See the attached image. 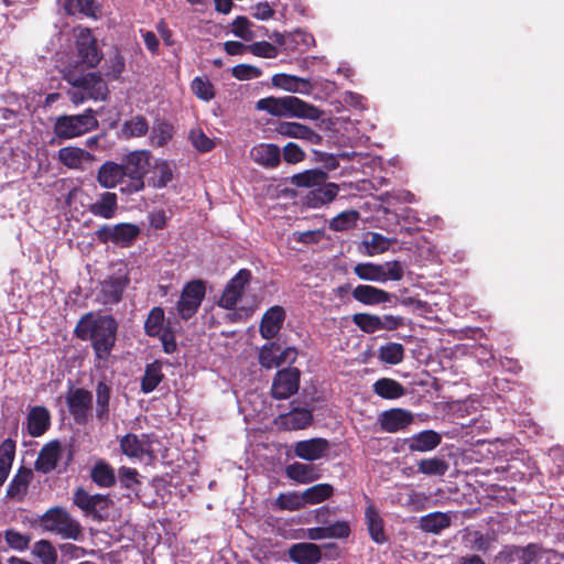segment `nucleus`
I'll use <instances>...</instances> for the list:
<instances>
[{"label":"nucleus","mask_w":564,"mask_h":564,"mask_svg":"<svg viewBox=\"0 0 564 564\" xmlns=\"http://www.w3.org/2000/svg\"><path fill=\"white\" fill-rule=\"evenodd\" d=\"M58 161L70 170H84V163H91L96 161V156L77 147H64L58 150Z\"/></svg>","instance_id":"obj_25"},{"label":"nucleus","mask_w":564,"mask_h":564,"mask_svg":"<svg viewBox=\"0 0 564 564\" xmlns=\"http://www.w3.org/2000/svg\"><path fill=\"white\" fill-rule=\"evenodd\" d=\"M138 477L139 473L134 468L122 466L118 469L119 482L127 489L133 490L135 486L140 485Z\"/></svg>","instance_id":"obj_64"},{"label":"nucleus","mask_w":564,"mask_h":564,"mask_svg":"<svg viewBox=\"0 0 564 564\" xmlns=\"http://www.w3.org/2000/svg\"><path fill=\"white\" fill-rule=\"evenodd\" d=\"M358 219L359 213L357 210H345L330 220L329 228L335 231H345L355 227Z\"/></svg>","instance_id":"obj_50"},{"label":"nucleus","mask_w":564,"mask_h":564,"mask_svg":"<svg viewBox=\"0 0 564 564\" xmlns=\"http://www.w3.org/2000/svg\"><path fill=\"white\" fill-rule=\"evenodd\" d=\"M65 80L74 88L84 90L87 98L93 100H106L109 95L108 85L99 73L78 75L69 72L65 75Z\"/></svg>","instance_id":"obj_8"},{"label":"nucleus","mask_w":564,"mask_h":564,"mask_svg":"<svg viewBox=\"0 0 564 564\" xmlns=\"http://www.w3.org/2000/svg\"><path fill=\"white\" fill-rule=\"evenodd\" d=\"M301 371L294 367L279 370L272 381L271 395L275 400H284L295 394L300 388Z\"/></svg>","instance_id":"obj_13"},{"label":"nucleus","mask_w":564,"mask_h":564,"mask_svg":"<svg viewBox=\"0 0 564 564\" xmlns=\"http://www.w3.org/2000/svg\"><path fill=\"white\" fill-rule=\"evenodd\" d=\"M62 444L59 441L54 440L45 444L34 463V468L36 471L42 474H50L52 473L56 467L59 458L62 457Z\"/></svg>","instance_id":"obj_22"},{"label":"nucleus","mask_w":564,"mask_h":564,"mask_svg":"<svg viewBox=\"0 0 564 564\" xmlns=\"http://www.w3.org/2000/svg\"><path fill=\"white\" fill-rule=\"evenodd\" d=\"M286 317L285 310L280 305L268 308L260 322L259 332L262 338L272 339L281 330Z\"/></svg>","instance_id":"obj_21"},{"label":"nucleus","mask_w":564,"mask_h":564,"mask_svg":"<svg viewBox=\"0 0 564 564\" xmlns=\"http://www.w3.org/2000/svg\"><path fill=\"white\" fill-rule=\"evenodd\" d=\"M163 378L164 375L162 372V365L160 361L155 360L152 364L147 365L141 379V391L143 393L154 391L162 382Z\"/></svg>","instance_id":"obj_42"},{"label":"nucleus","mask_w":564,"mask_h":564,"mask_svg":"<svg viewBox=\"0 0 564 564\" xmlns=\"http://www.w3.org/2000/svg\"><path fill=\"white\" fill-rule=\"evenodd\" d=\"M110 397L111 388L105 381H99L96 386V417L101 423L109 420Z\"/></svg>","instance_id":"obj_41"},{"label":"nucleus","mask_w":564,"mask_h":564,"mask_svg":"<svg viewBox=\"0 0 564 564\" xmlns=\"http://www.w3.org/2000/svg\"><path fill=\"white\" fill-rule=\"evenodd\" d=\"M144 333L149 337H159L165 354L171 355L177 350L175 332L170 323L165 324V313L162 307L155 306L149 312L144 322Z\"/></svg>","instance_id":"obj_6"},{"label":"nucleus","mask_w":564,"mask_h":564,"mask_svg":"<svg viewBox=\"0 0 564 564\" xmlns=\"http://www.w3.org/2000/svg\"><path fill=\"white\" fill-rule=\"evenodd\" d=\"M152 443L150 434L128 433L120 438V449L129 458L142 459L144 456H153Z\"/></svg>","instance_id":"obj_15"},{"label":"nucleus","mask_w":564,"mask_h":564,"mask_svg":"<svg viewBox=\"0 0 564 564\" xmlns=\"http://www.w3.org/2000/svg\"><path fill=\"white\" fill-rule=\"evenodd\" d=\"M365 520L371 540L377 544L386 543L388 539L384 532L383 520L372 503L366 508Z\"/></svg>","instance_id":"obj_33"},{"label":"nucleus","mask_w":564,"mask_h":564,"mask_svg":"<svg viewBox=\"0 0 564 564\" xmlns=\"http://www.w3.org/2000/svg\"><path fill=\"white\" fill-rule=\"evenodd\" d=\"M33 476L32 469L21 466L7 488V497L9 499L22 501L28 494Z\"/></svg>","instance_id":"obj_28"},{"label":"nucleus","mask_w":564,"mask_h":564,"mask_svg":"<svg viewBox=\"0 0 564 564\" xmlns=\"http://www.w3.org/2000/svg\"><path fill=\"white\" fill-rule=\"evenodd\" d=\"M4 539L9 547L15 551H25L31 542L30 535L22 534L14 529H8L4 532Z\"/></svg>","instance_id":"obj_57"},{"label":"nucleus","mask_w":564,"mask_h":564,"mask_svg":"<svg viewBox=\"0 0 564 564\" xmlns=\"http://www.w3.org/2000/svg\"><path fill=\"white\" fill-rule=\"evenodd\" d=\"M275 132L284 138H294L310 142L311 144H321L323 137L310 127L291 121L279 122Z\"/></svg>","instance_id":"obj_20"},{"label":"nucleus","mask_w":564,"mask_h":564,"mask_svg":"<svg viewBox=\"0 0 564 564\" xmlns=\"http://www.w3.org/2000/svg\"><path fill=\"white\" fill-rule=\"evenodd\" d=\"M280 345L275 341L264 344L259 352V362L263 368L271 369L279 367L278 352Z\"/></svg>","instance_id":"obj_53"},{"label":"nucleus","mask_w":564,"mask_h":564,"mask_svg":"<svg viewBox=\"0 0 564 564\" xmlns=\"http://www.w3.org/2000/svg\"><path fill=\"white\" fill-rule=\"evenodd\" d=\"M174 128L167 121H160L152 128L151 142L155 147H164L173 137Z\"/></svg>","instance_id":"obj_54"},{"label":"nucleus","mask_w":564,"mask_h":564,"mask_svg":"<svg viewBox=\"0 0 564 564\" xmlns=\"http://www.w3.org/2000/svg\"><path fill=\"white\" fill-rule=\"evenodd\" d=\"M539 552L540 546L535 543H530L527 546H507L501 552V555L506 554L511 560L522 561V564H531L536 558Z\"/></svg>","instance_id":"obj_44"},{"label":"nucleus","mask_w":564,"mask_h":564,"mask_svg":"<svg viewBox=\"0 0 564 564\" xmlns=\"http://www.w3.org/2000/svg\"><path fill=\"white\" fill-rule=\"evenodd\" d=\"M256 109L267 111L275 117H291L310 120H318L323 115V111L318 107L295 96H269L261 98L257 101Z\"/></svg>","instance_id":"obj_2"},{"label":"nucleus","mask_w":564,"mask_h":564,"mask_svg":"<svg viewBox=\"0 0 564 564\" xmlns=\"http://www.w3.org/2000/svg\"><path fill=\"white\" fill-rule=\"evenodd\" d=\"M206 294V285L203 280H193L187 282L182 292L180 300L176 303V311L178 316L187 321L193 317Z\"/></svg>","instance_id":"obj_7"},{"label":"nucleus","mask_w":564,"mask_h":564,"mask_svg":"<svg viewBox=\"0 0 564 564\" xmlns=\"http://www.w3.org/2000/svg\"><path fill=\"white\" fill-rule=\"evenodd\" d=\"M275 506L280 510L297 511L305 507L302 494L288 492L280 494L275 500Z\"/></svg>","instance_id":"obj_55"},{"label":"nucleus","mask_w":564,"mask_h":564,"mask_svg":"<svg viewBox=\"0 0 564 564\" xmlns=\"http://www.w3.org/2000/svg\"><path fill=\"white\" fill-rule=\"evenodd\" d=\"M140 228L130 223H120L115 226L104 225L95 231L97 240L101 243L109 241L120 247H129L139 236Z\"/></svg>","instance_id":"obj_11"},{"label":"nucleus","mask_w":564,"mask_h":564,"mask_svg":"<svg viewBox=\"0 0 564 564\" xmlns=\"http://www.w3.org/2000/svg\"><path fill=\"white\" fill-rule=\"evenodd\" d=\"M231 75L238 80H250L262 75V70L250 64H238L231 68Z\"/></svg>","instance_id":"obj_61"},{"label":"nucleus","mask_w":564,"mask_h":564,"mask_svg":"<svg viewBox=\"0 0 564 564\" xmlns=\"http://www.w3.org/2000/svg\"><path fill=\"white\" fill-rule=\"evenodd\" d=\"M28 433L32 437H40L51 426L50 411L43 405H35L30 409L26 417Z\"/></svg>","instance_id":"obj_27"},{"label":"nucleus","mask_w":564,"mask_h":564,"mask_svg":"<svg viewBox=\"0 0 564 564\" xmlns=\"http://www.w3.org/2000/svg\"><path fill=\"white\" fill-rule=\"evenodd\" d=\"M275 41L280 45H284L285 50L294 51L297 48L295 45H299L300 43L305 47H308L311 43L314 42V37L305 31L296 30L288 36L278 34Z\"/></svg>","instance_id":"obj_45"},{"label":"nucleus","mask_w":564,"mask_h":564,"mask_svg":"<svg viewBox=\"0 0 564 564\" xmlns=\"http://www.w3.org/2000/svg\"><path fill=\"white\" fill-rule=\"evenodd\" d=\"M378 358L388 365H399L404 359V347L399 343H389L380 346L378 349Z\"/></svg>","instance_id":"obj_46"},{"label":"nucleus","mask_w":564,"mask_h":564,"mask_svg":"<svg viewBox=\"0 0 564 564\" xmlns=\"http://www.w3.org/2000/svg\"><path fill=\"white\" fill-rule=\"evenodd\" d=\"M334 494V487L330 484H317L302 492L304 505H317L329 499Z\"/></svg>","instance_id":"obj_43"},{"label":"nucleus","mask_w":564,"mask_h":564,"mask_svg":"<svg viewBox=\"0 0 564 564\" xmlns=\"http://www.w3.org/2000/svg\"><path fill=\"white\" fill-rule=\"evenodd\" d=\"M118 323L111 315L94 317L91 313L84 315L75 327V335L82 340H89L95 356L107 360L117 340Z\"/></svg>","instance_id":"obj_1"},{"label":"nucleus","mask_w":564,"mask_h":564,"mask_svg":"<svg viewBox=\"0 0 564 564\" xmlns=\"http://www.w3.org/2000/svg\"><path fill=\"white\" fill-rule=\"evenodd\" d=\"M40 525L44 531L56 533L64 539L78 540L82 533L80 523L63 507H53L40 517Z\"/></svg>","instance_id":"obj_4"},{"label":"nucleus","mask_w":564,"mask_h":564,"mask_svg":"<svg viewBox=\"0 0 564 564\" xmlns=\"http://www.w3.org/2000/svg\"><path fill=\"white\" fill-rule=\"evenodd\" d=\"M250 26L251 22L246 17L239 15L231 23V32L237 37L251 41L254 37V33L250 30Z\"/></svg>","instance_id":"obj_59"},{"label":"nucleus","mask_w":564,"mask_h":564,"mask_svg":"<svg viewBox=\"0 0 564 564\" xmlns=\"http://www.w3.org/2000/svg\"><path fill=\"white\" fill-rule=\"evenodd\" d=\"M32 553L40 558L42 564L57 563V552L48 540H40L35 542Z\"/></svg>","instance_id":"obj_51"},{"label":"nucleus","mask_w":564,"mask_h":564,"mask_svg":"<svg viewBox=\"0 0 564 564\" xmlns=\"http://www.w3.org/2000/svg\"><path fill=\"white\" fill-rule=\"evenodd\" d=\"M442 443V435L434 430H424L404 440L409 452L425 453L435 449Z\"/></svg>","instance_id":"obj_23"},{"label":"nucleus","mask_w":564,"mask_h":564,"mask_svg":"<svg viewBox=\"0 0 564 564\" xmlns=\"http://www.w3.org/2000/svg\"><path fill=\"white\" fill-rule=\"evenodd\" d=\"M323 547L330 551V557H337L339 554L336 543H326ZM288 555L296 564H317L323 558L322 546L311 542L292 544Z\"/></svg>","instance_id":"obj_12"},{"label":"nucleus","mask_w":564,"mask_h":564,"mask_svg":"<svg viewBox=\"0 0 564 564\" xmlns=\"http://www.w3.org/2000/svg\"><path fill=\"white\" fill-rule=\"evenodd\" d=\"M66 404L75 422L85 424L91 409L93 394L84 388L72 389L66 395Z\"/></svg>","instance_id":"obj_16"},{"label":"nucleus","mask_w":564,"mask_h":564,"mask_svg":"<svg viewBox=\"0 0 564 564\" xmlns=\"http://www.w3.org/2000/svg\"><path fill=\"white\" fill-rule=\"evenodd\" d=\"M251 280L252 272L249 269H240L225 285L217 305L225 310L236 308Z\"/></svg>","instance_id":"obj_10"},{"label":"nucleus","mask_w":564,"mask_h":564,"mask_svg":"<svg viewBox=\"0 0 564 564\" xmlns=\"http://www.w3.org/2000/svg\"><path fill=\"white\" fill-rule=\"evenodd\" d=\"M98 127V120L91 108L80 115L59 116L53 126V132L59 140H68L80 137Z\"/></svg>","instance_id":"obj_5"},{"label":"nucleus","mask_w":564,"mask_h":564,"mask_svg":"<svg viewBox=\"0 0 564 564\" xmlns=\"http://www.w3.org/2000/svg\"><path fill=\"white\" fill-rule=\"evenodd\" d=\"M73 503L86 516L101 521L107 517L111 500L107 495H89L83 487H78L73 494Z\"/></svg>","instance_id":"obj_9"},{"label":"nucleus","mask_w":564,"mask_h":564,"mask_svg":"<svg viewBox=\"0 0 564 564\" xmlns=\"http://www.w3.org/2000/svg\"><path fill=\"white\" fill-rule=\"evenodd\" d=\"M189 140L192 145L200 153L209 152L215 148V142L200 129L192 130L189 132Z\"/></svg>","instance_id":"obj_58"},{"label":"nucleus","mask_w":564,"mask_h":564,"mask_svg":"<svg viewBox=\"0 0 564 564\" xmlns=\"http://www.w3.org/2000/svg\"><path fill=\"white\" fill-rule=\"evenodd\" d=\"M191 88L193 94L204 101H209L215 97L214 85L207 78L195 77L192 80Z\"/></svg>","instance_id":"obj_56"},{"label":"nucleus","mask_w":564,"mask_h":564,"mask_svg":"<svg viewBox=\"0 0 564 564\" xmlns=\"http://www.w3.org/2000/svg\"><path fill=\"white\" fill-rule=\"evenodd\" d=\"M151 153L148 150H135L121 160L124 170L126 184L121 193L132 195L144 189V177L149 173Z\"/></svg>","instance_id":"obj_3"},{"label":"nucleus","mask_w":564,"mask_h":564,"mask_svg":"<svg viewBox=\"0 0 564 564\" xmlns=\"http://www.w3.org/2000/svg\"><path fill=\"white\" fill-rule=\"evenodd\" d=\"M383 271L382 282L400 281L404 275V268L400 261H389L381 264Z\"/></svg>","instance_id":"obj_63"},{"label":"nucleus","mask_w":564,"mask_h":564,"mask_svg":"<svg viewBox=\"0 0 564 564\" xmlns=\"http://www.w3.org/2000/svg\"><path fill=\"white\" fill-rule=\"evenodd\" d=\"M373 392L387 400L399 399L405 394V388L391 378H380L372 384Z\"/></svg>","instance_id":"obj_36"},{"label":"nucleus","mask_w":564,"mask_h":564,"mask_svg":"<svg viewBox=\"0 0 564 564\" xmlns=\"http://www.w3.org/2000/svg\"><path fill=\"white\" fill-rule=\"evenodd\" d=\"M149 123L143 116H134L122 126V134L127 138L143 137L148 133Z\"/></svg>","instance_id":"obj_48"},{"label":"nucleus","mask_w":564,"mask_h":564,"mask_svg":"<svg viewBox=\"0 0 564 564\" xmlns=\"http://www.w3.org/2000/svg\"><path fill=\"white\" fill-rule=\"evenodd\" d=\"M96 180L102 188H115L118 185L120 189L126 184L124 170L121 163L108 160L104 162L96 174Z\"/></svg>","instance_id":"obj_18"},{"label":"nucleus","mask_w":564,"mask_h":564,"mask_svg":"<svg viewBox=\"0 0 564 564\" xmlns=\"http://www.w3.org/2000/svg\"><path fill=\"white\" fill-rule=\"evenodd\" d=\"M339 187L335 183H327L318 185L317 187L310 189L305 196V203L310 208H319L326 204L333 202L338 195Z\"/></svg>","instance_id":"obj_29"},{"label":"nucleus","mask_w":564,"mask_h":564,"mask_svg":"<svg viewBox=\"0 0 564 564\" xmlns=\"http://www.w3.org/2000/svg\"><path fill=\"white\" fill-rule=\"evenodd\" d=\"M288 478L300 482L308 484L319 478V474L314 465L294 462L285 467Z\"/></svg>","instance_id":"obj_35"},{"label":"nucleus","mask_w":564,"mask_h":564,"mask_svg":"<svg viewBox=\"0 0 564 564\" xmlns=\"http://www.w3.org/2000/svg\"><path fill=\"white\" fill-rule=\"evenodd\" d=\"M352 323L364 333L373 334L379 330V315L370 313H356L351 316Z\"/></svg>","instance_id":"obj_52"},{"label":"nucleus","mask_w":564,"mask_h":564,"mask_svg":"<svg viewBox=\"0 0 564 564\" xmlns=\"http://www.w3.org/2000/svg\"><path fill=\"white\" fill-rule=\"evenodd\" d=\"M451 527V517L447 513L435 511L420 518V529L427 533L440 534Z\"/></svg>","instance_id":"obj_39"},{"label":"nucleus","mask_w":564,"mask_h":564,"mask_svg":"<svg viewBox=\"0 0 564 564\" xmlns=\"http://www.w3.org/2000/svg\"><path fill=\"white\" fill-rule=\"evenodd\" d=\"M328 180V174L319 169L306 170L302 173L294 174L291 183L296 187L315 188L323 185Z\"/></svg>","instance_id":"obj_37"},{"label":"nucleus","mask_w":564,"mask_h":564,"mask_svg":"<svg viewBox=\"0 0 564 564\" xmlns=\"http://www.w3.org/2000/svg\"><path fill=\"white\" fill-rule=\"evenodd\" d=\"M279 420L288 430H303L312 424L313 414L307 409L295 408L289 413L280 415Z\"/></svg>","instance_id":"obj_34"},{"label":"nucleus","mask_w":564,"mask_h":564,"mask_svg":"<svg viewBox=\"0 0 564 564\" xmlns=\"http://www.w3.org/2000/svg\"><path fill=\"white\" fill-rule=\"evenodd\" d=\"M329 449L326 438L316 437L295 443L294 454L299 458L313 462L324 457Z\"/></svg>","instance_id":"obj_24"},{"label":"nucleus","mask_w":564,"mask_h":564,"mask_svg":"<svg viewBox=\"0 0 564 564\" xmlns=\"http://www.w3.org/2000/svg\"><path fill=\"white\" fill-rule=\"evenodd\" d=\"M173 178V172L166 161H158L154 165L153 176L149 178V186L153 188L165 187Z\"/></svg>","instance_id":"obj_47"},{"label":"nucleus","mask_w":564,"mask_h":564,"mask_svg":"<svg viewBox=\"0 0 564 564\" xmlns=\"http://www.w3.org/2000/svg\"><path fill=\"white\" fill-rule=\"evenodd\" d=\"M417 473L429 477H443L449 469V463L440 456L422 458L416 463Z\"/></svg>","instance_id":"obj_40"},{"label":"nucleus","mask_w":564,"mask_h":564,"mask_svg":"<svg viewBox=\"0 0 564 564\" xmlns=\"http://www.w3.org/2000/svg\"><path fill=\"white\" fill-rule=\"evenodd\" d=\"M76 50L79 62L87 67H95L102 58L96 37L89 29H82L76 36Z\"/></svg>","instance_id":"obj_14"},{"label":"nucleus","mask_w":564,"mask_h":564,"mask_svg":"<svg viewBox=\"0 0 564 564\" xmlns=\"http://www.w3.org/2000/svg\"><path fill=\"white\" fill-rule=\"evenodd\" d=\"M91 480L100 488H110L116 485L115 469L105 460H98L90 470Z\"/></svg>","instance_id":"obj_38"},{"label":"nucleus","mask_w":564,"mask_h":564,"mask_svg":"<svg viewBox=\"0 0 564 564\" xmlns=\"http://www.w3.org/2000/svg\"><path fill=\"white\" fill-rule=\"evenodd\" d=\"M249 52L258 57L274 58L278 56V48L267 41L254 42L249 44Z\"/></svg>","instance_id":"obj_62"},{"label":"nucleus","mask_w":564,"mask_h":564,"mask_svg":"<svg viewBox=\"0 0 564 564\" xmlns=\"http://www.w3.org/2000/svg\"><path fill=\"white\" fill-rule=\"evenodd\" d=\"M251 160L267 169H275L281 162V150L273 143H259L250 150Z\"/></svg>","instance_id":"obj_26"},{"label":"nucleus","mask_w":564,"mask_h":564,"mask_svg":"<svg viewBox=\"0 0 564 564\" xmlns=\"http://www.w3.org/2000/svg\"><path fill=\"white\" fill-rule=\"evenodd\" d=\"M272 85L290 93L305 95H310L313 90V85L308 79L284 73L273 75Z\"/></svg>","instance_id":"obj_30"},{"label":"nucleus","mask_w":564,"mask_h":564,"mask_svg":"<svg viewBox=\"0 0 564 564\" xmlns=\"http://www.w3.org/2000/svg\"><path fill=\"white\" fill-rule=\"evenodd\" d=\"M378 422L383 432L397 433L412 424L413 414L405 409L393 408L381 412Z\"/></svg>","instance_id":"obj_17"},{"label":"nucleus","mask_w":564,"mask_h":564,"mask_svg":"<svg viewBox=\"0 0 564 564\" xmlns=\"http://www.w3.org/2000/svg\"><path fill=\"white\" fill-rule=\"evenodd\" d=\"M351 295L357 302L368 306L390 303L392 300H397L395 294L369 284L357 285L351 291Z\"/></svg>","instance_id":"obj_19"},{"label":"nucleus","mask_w":564,"mask_h":564,"mask_svg":"<svg viewBox=\"0 0 564 564\" xmlns=\"http://www.w3.org/2000/svg\"><path fill=\"white\" fill-rule=\"evenodd\" d=\"M118 209V197L116 193L104 192L98 199L90 204L88 210L97 217L111 219Z\"/></svg>","instance_id":"obj_32"},{"label":"nucleus","mask_w":564,"mask_h":564,"mask_svg":"<svg viewBox=\"0 0 564 564\" xmlns=\"http://www.w3.org/2000/svg\"><path fill=\"white\" fill-rule=\"evenodd\" d=\"M354 273L361 280L382 282L383 271L381 264L372 262L358 263L354 268Z\"/></svg>","instance_id":"obj_49"},{"label":"nucleus","mask_w":564,"mask_h":564,"mask_svg":"<svg viewBox=\"0 0 564 564\" xmlns=\"http://www.w3.org/2000/svg\"><path fill=\"white\" fill-rule=\"evenodd\" d=\"M324 237V230L323 229H315V230H306V231H294L292 232L290 239L308 246V245H315L318 243Z\"/></svg>","instance_id":"obj_60"},{"label":"nucleus","mask_w":564,"mask_h":564,"mask_svg":"<svg viewBox=\"0 0 564 564\" xmlns=\"http://www.w3.org/2000/svg\"><path fill=\"white\" fill-rule=\"evenodd\" d=\"M129 283L126 276H110L101 282L100 293L105 304H117L122 300L123 292Z\"/></svg>","instance_id":"obj_31"}]
</instances>
